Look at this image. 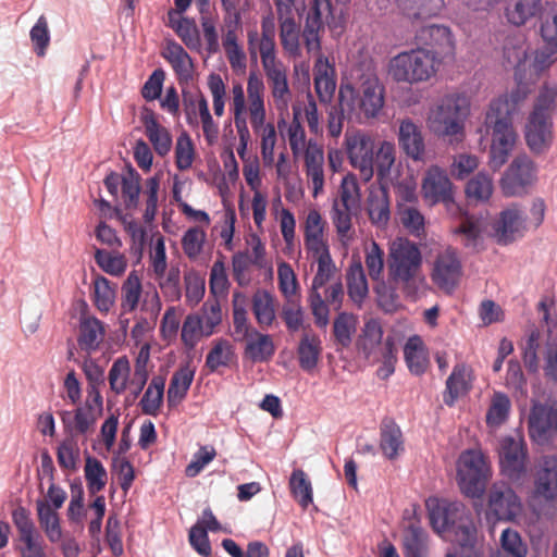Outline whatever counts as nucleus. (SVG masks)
Instances as JSON below:
<instances>
[{"label":"nucleus","instance_id":"c03bdc74","mask_svg":"<svg viewBox=\"0 0 557 557\" xmlns=\"http://www.w3.org/2000/svg\"><path fill=\"white\" fill-rule=\"evenodd\" d=\"M426 533L414 521H411L404 531L403 543L406 557H425Z\"/></svg>","mask_w":557,"mask_h":557},{"label":"nucleus","instance_id":"c85d7f7f","mask_svg":"<svg viewBox=\"0 0 557 557\" xmlns=\"http://www.w3.org/2000/svg\"><path fill=\"white\" fill-rule=\"evenodd\" d=\"M359 108L367 117L375 116L384 104V88L375 76L366 78L360 87Z\"/></svg>","mask_w":557,"mask_h":557},{"label":"nucleus","instance_id":"79ce46f5","mask_svg":"<svg viewBox=\"0 0 557 557\" xmlns=\"http://www.w3.org/2000/svg\"><path fill=\"white\" fill-rule=\"evenodd\" d=\"M165 377L162 375H154L148 387L146 388L140 401L139 407L144 414L157 417L164 400Z\"/></svg>","mask_w":557,"mask_h":557},{"label":"nucleus","instance_id":"f704fd0d","mask_svg":"<svg viewBox=\"0 0 557 557\" xmlns=\"http://www.w3.org/2000/svg\"><path fill=\"white\" fill-rule=\"evenodd\" d=\"M314 88L321 102L327 103L333 98L336 88L334 69L327 59L319 57L313 69Z\"/></svg>","mask_w":557,"mask_h":557},{"label":"nucleus","instance_id":"cd10ccee","mask_svg":"<svg viewBox=\"0 0 557 557\" xmlns=\"http://www.w3.org/2000/svg\"><path fill=\"white\" fill-rule=\"evenodd\" d=\"M324 152L321 146L310 140L305 151V171L312 184V195L317 197L324 187Z\"/></svg>","mask_w":557,"mask_h":557},{"label":"nucleus","instance_id":"5fc2aeb1","mask_svg":"<svg viewBox=\"0 0 557 557\" xmlns=\"http://www.w3.org/2000/svg\"><path fill=\"white\" fill-rule=\"evenodd\" d=\"M454 234L461 237L462 245L471 251H479L482 245V228L479 222L472 218H466L454 230Z\"/></svg>","mask_w":557,"mask_h":557},{"label":"nucleus","instance_id":"774afa93","mask_svg":"<svg viewBox=\"0 0 557 557\" xmlns=\"http://www.w3.org/2000/svg\"><path fill=\"white\" fill-rule=\"evenodd\" d=\"M195 147L190 136L187 133H182L175 145V164L178 170H188L194 162Z\"/></svg>","mask_w":557,"mask_h":557},{"label":"nucleus","instance_id":"423d86ee","mask_svg":"<svg viewBox=\"0 0 557 557\" xmlns=\"http://www.w3.org/2000/svg\"><path fill=\"white\" fill-rule=\"evenodd\" d=\"M469 113L468 98L459 94H449L430 111L428 124L430 129L440 136L462 135Z\"/></svg>","mask_w":557,"mask_h":557},{"label":"nucleus","instance_id":"dca6fc26","mask_svg":"<svg viewBox=\"0 0 557 557\" xmlns=\"http://www.w3.org/2000/svg\"><path fill=\"white\" fill-rule=\"evenodd\" d=\"M488 509L496 519L510 521L520 516L522 505L511 487L494 484L490 490Z\"/></svg>","mask_w":557,"mask_h":557},{"label":"nucleus","instance_id":"052dcab7","mask_svg":"<svg viewBox=\"0 0 557 557\" xmlns=\"http://www.w3.org/2000/svg\"><path fill=\"white\" fill-rule=\"evenodd\" d=\"M141 281L136 271H132L122 285V309L124 312L134 311L141 296Z\"/></svg>","mask_w":557,"mask_h":557},{"label":"nucleus","instance_id":"f257e3e1","mask_svg":"<svg viewBox=\"0 0 557 557\" xmlns=\"http://www.w3.org/2000/svg\"><path fill=\"white\" fill-rule=\"evenodd\" d=\"M275 34V18L272 14H268L261 18V32L257 29L247 32V49L252 62H257L260 58L276 108L286 109L292 99V90L287 67L277 59Z\"/></svg>","mask_w":557,"mask_h":557},{"label":"nucleus","instance_id":"f3484780","mask_svg":"<svg viewBox=\"0 0 557 557\" xmlns=\"http://www.w3.org/2000/svg\"><path fill=\"white\" fill-rule=\"evenodd\" d=\"M416 39L420 45L430 47L441 61L455 52V41L447 26L436 24L422 26L417 32Z\"/></svg>","mask_w":557,"mask_h":557},{"label":"nucleus","instance_id":"a878e982","mask_svg":"<svg viewBox=\"0 0 557 557\" xmlns=\"http://www.w3.org/2000/svg\"><path fill=\"white\" fill-rule=\"evenodd\" d=\"M140 120L156 153L160 157L166 156L172 148V135L169 129L159 123L156 113L150 109L144 110Z\"/></svg>","mask_w":557,"mask_h":557},{"label":"nucleus","instance_id":"4d7b16f0","mask_svg":"<svg viewBox=\"0 0 557 557\" xmlns=\"http://www.w3.org/2000/svg\"><path fill=\"white\" fill-rule=\"evenodd\" d=\"M205 336L206 330L202 327V319L197 313L188 314L181 330V341L184 347L187 350H193Z\"/></svg>","mask_w":557,"mask_h":557},{"label":"nucleus","instance_id":"2eb2a0df","mask_svg":"<svg viewBox=\"0 0 557 557\" xmlns=\"http://www.w3.org/2000/svg\"><path fill=\"white\" fill-rule=\"evenodd\" d=\"M462 274L461 261L454 248L440 252L434 261L432 280L442 289L451 292L456 288Z\"/></svg>","mask_w":557,"mask_h":557},{"label":"nucleus","instance_id":"39448f33","mask_svg":"<svg viewBox=\"0 0 557 557\" xmlns=\"http://www.w3.org/2000/svg\"><path fill=\"white\" fill-rule=\"evenodd\" d=\"M433 529L438 533H448L462 547L473 546L476 529L466 507L458 502L437 504L430 510Z\"/></svg>","mask_w":557,"mask_h":557},{"label":"nucleus","instance_id":"5701e85b","mask_svg":"<svg viewBox=\"0 0 557 557\" xmlns=\"http://www.w3.org/2000/svg\"><path fill=\"white\" fill-rule=\"evenodd\" d=\"M534 494L545 500L557 498V456H544L534 482Z\"/></svg>","mask_w":557,"mask_h":557},{"label":"nucleus","instance_id":"bf43d9fd","mask_svg":"<svg viewBox=\"0 0 557 557\" xmlns=\"http://www.w3.org/2000/svg\"><path fill=\"white\" fill-rule=\"evenodd\" d=\"M290 492L298 504L306 509L313 500L312 486L306 473L300 470H294L289 479Z\"/></svg>","mask_w":557,"mask_h":557},{"label":"nucleus","instance_id":"7c9ffc66","mask_svg":"<svg viewBox=\"0 0 557 557\" xmlns=\"http://www.w3.org/2000/svg\"><path fill=\"white\" fill-rule=\"evenodd\" d=\"M104 324L95 317H82L79 321L77 343L88 354L96 351L104 341Z\"/></svg>","mask_w":557,"mask_h":557},{"label":"nucleus","instance_id":"4c0bfd02","mask_svg":"<svg viewBox=\"0 0 557 557\" xmlns=\"http://www.w3.org/2000/svg\"><path fill=\"white\" fill-rule=\"evenodd\" d=\"M542 11V0H507L505 15L515 26H523Z\"/></svg>","mask_w":557,"mask_h":557},{"label":"nucleus","instance_id":"bb28decb","mask_svg":"<svg viewBox=\"0 0 557 557\" xmlns=\"http://www.w3.org/2000/svg\"><path fill=\"white\" fill-rule=\"evenodd\" d=\"M383 339V329L375 319H370L357 339V349L370 362L380 361V349Z\"/></svg>","mask_w":557,"mask_h":557},{"label":"nucleus","instance_id":"4be33fe9","mask_svg":"<svg viewBox=\"0 0 557 557\" xmlns=\"http://www.w3.org/2000/svg\"><path fill=\"white\" fill-rule=\"evenodd\" d=\"M380 450L388 460H396L405 451V437L393 418L385 417L380 424Z\"/></svg>","mask_w":557,"mask_h":557},{"label":"nucleus","instance_id":"393cba45","mask_svg":"<svg viewBox=\"0 0 557 557\" xmlns=\"http://www.w3.org/2000/svg\"><path fill=\"white\" fill-rule=\"evenodd\" d=\"M60 418L64 431L72 437L92 433L97 422V413L89 406H78L74 411H61Z\"/></svg>","mask_w":557,"mask_h":557},{"label":"nucleus","instance_id":"680f3d73","mask_svg":"<svg viewBox=\"0 0 557 557\" xmlns=\"http://www.w3.org/2000/svg\"><path fill=\"white\" fill-rule=\"evenodd\" d=\"M557 109V86L550 87L543 84L535 99L532 114L553 119V113Z\"/></svg>","mask_w":557,"mask_h":557},{"label":"nucleus","instance_id":"4468645a","mask_svg":"<svg viewBox=\"0 0 557 557\" xmlns=\"http://www.w3.org/2000/svg\"><path fill=\"white\" fill-rule=\"evenodd\" d=\"M529 435L537 444H547L557 437V404H534L529 416Z\"/></svg>","mask_w":557,"mask_h":557},{"label":"nucleus","instance_id":"0e129e2a","mask_svg":"<svg viewBox=\"0 0 557 557\" xmlns=\"http://www.w3.org/2000/svg\"><path fill=\"white\" fill-rule=\"evenodd\" d=\"M160 289L168 301L175 302L182 297L181 272L177 267H171L163 276H157Z\"/></svg>","mask_w":557,"mask_h":557},{"label":"nucleus","instance_id":"8fccbe9b","mask_svg":"<svg viewBox=\"0 0 557 557\" xmlns=\"http://www.w3.org/2000/svg\"><path fill=\"white\" fill-rule=\"evenodd\" d=\"M233 325L237 341L252 337L255 330L251 329L248 322L247 310L245 308V296L242 293H234L233 295Z\"/></svg>","mask_w":557,"mask_h":557},{"label":"nucleus","instance_id":"e2e57ef3","mask_svg":"<svg viewBox=\"0 0 557 557\" xmlns=\"http://www.w3.org/2000/svg\"><path fill=\"white\" fill-rule=\"evenodd\" d=\"M140 175L135 170L122 176V197L126 209H136L139 203Z\"/></svg>","mask_w":557,"mask_h":557},{"label":"nucleus","instance_id":"c9c22d12","mask_svg":"<svg viewBox=\"0 0 557 557\" xmlns=\"http://www.w3.org/2000/svg\"><path fill=\"white\" fill-rule=\"evenodd\" d=\"M321 352L322 343L320 337L312 331L305 332L297 347L299 367L304 371H312L320 360Z\"/></svg>","mask_w":557,"mask_h":557},{"label":"nucleus","instance_id":"de8ad7c7","mask_svg":"<svg viewBox=\"0 0 557 557\" xmlns=\"http://www.w3.org/2000/svg\"><path fill=\"white\" fill-rule=\"evenodd\" d=\"M347 289L350 299L360 304L368 295V282L361 262H354L347 271Z\"/></svg>","mask_w":557,"mask_h":557},{"label":"nucleus","instance_id":"a19ab883","mask_svg":"<svg viewBox=\"0 0 557 557\" xmlns=\"http://www.w3.org/2000/svg\"><path fill=\"white\" fill-rule=\"evenodd\" d=\"M36 511L40 528L51 543H58L62 539V528L58 510L44 499H37Z\"/></svg>","mask_w":557,"mask_h":557},{"label":"nucleus","instance_id":"338daca9","mask_svg":"<svg viewBox=\"0 0 557 557\" xmlns=\"http://www.w3.org/2000/svg\"><path fill=\"white\" fill-rule=\"evenodd\" d=\"M199 318L202 319V327L206 330V337L211 336L215 327L222 322V309L218 299H208L203 302Z\"/></svg>","mask_w":557,"mask_h":557},{"label":"nucleus","instance_id":"49530a36","mask_svg":"<svg viewBox=\"0 0 557 557\" xmlns=\"http://www.w3.org/2000/svg\"><path fill=\"white\" fill-rule=\"evenodd\" d=\"M95 261L102 271L112 276H121L127 268L126 257L119 250L97 248L95 250Z\"/></svg>","mask_w":557,"mask_h":557},{"label":"nucleus","instance_id":"a211bd4d","mask_svg":"<svg viewBox=\"0 0 557 557\" xmlns=\"http://www.w3.org/2000/svg\"><path fill=\"white\" fill-rule=\"evenodd\" d=\"M554 140L553 119L530 113L525 125V141L534 153L546 152Z\"/></svg>","mask_w":557,"mask_h":557},{"label":"nucleus","instance_id":"a18cd8bd","mask_svg":"<svg viewBox=\"0 0 557 557\" xmlns=\"http://www.w3.org/2000/svg\"><path fill=\"white\" fill-rule=\"evenodd\" d=\"M255 338L248 339L245 348V355L252 362H264L270 360L274 352L275 346L270 335L253 331Z\"/></svg>","mask_w":557,"mask_h":557},{"label":"nucleus","instance_id":"6ab92c4d","mask_svg":"<svg viewBox=\"0 0 557 557\" xmlns=\"http://www.w3.org/2000/svg\"><path fill=\"white\" fill-rule=\"evenodd\" d=\"M355 89L354 87L341 86L338 92V103L333 104L327 110V134L333 138H338L343 132L344 120L355 110Z\"/></svg>","mask_w":557,"mask_h":557},{"label":"nucleus","instance_id":"58836bf2","mask_svg":"<svg viewBox=\"0 0 557 557\" xmlns=\"http://www.w3.org/2000/svg\"><path fill=\"white\" fill-rule=\"evenodd\" d=\"M195 369L189 364L180 367L172 375L168 388L166 400L169 407L177 406L187 395L194 381Z\"/></svg>","mask_w":557,"mask_h":557},{"label":"nucleus","instance_id":"c756f323","mask_svg":"<svg viewBox=\"0 0 557 557\" xmlns=\"http://www.w3.org/2000/svg\"><path fill=\"white\" fill-rule=\"evenodd\" d=\"M399 146L413 160H422L425 151L424 138L420 126L411 120H404L399 125Z\"/></svg>","mask_w":557,"mask_h":557},{"label":"nucleus","instance_id":"69168bd1","mask_svg":"<svg viewBox=\"0 0 557 557\" xmlns=\"http://www.w3.org/2000/svg\"><path fill=\"white\" fill-rule=\"evenodd\" d=\"M510 406V399L506 394L495 393L486 413L487 424L495 426L503 424L508 418Z\"/></svg>","mask_w":557,"mask_h":557},{"label":"nucleus","instance_id":"ea45409f","mask_svg":"<svg viewBox=\"0 0 557 557\" xmlns=\"http://www.w3.org/2000/svg\"><path fill=\"white\" fill-rule=\"evenodd\" d=\"M404 357L411 374L422 375L429 367V356L420 336L408 338L404 347Z\"/></svg>","mask_w":557,"mask_h":557},{"label":"nucleus","instance_id":"9b49d317","mask_svg":"<svg viewBox=\"0 0 557 557\" xmlns=\"http://www.w3.org/2000/svg\"><path fill=\"white\" fill-rule=\"evenodd\" d=\"M251 94L250 124L253 132L260 135V148L262 160L265 165L274 162V148L276 144V131L273 123H265V103L260 94Z\"/></svg>","mask_w":557,"mask_h":557},{"label":"nucleus","instance_id":"603ef678","mask_svg":"<svg viewBox=\"0 0 557 557\" xmlns=\"http://www.w3.org/2000/svg\"><path fill=\"white\" fill-rule=\"evenodd\" d=\"M129 375L131 363L128 359L125 356L115 359L108 374L110 389L115 395H122L128 386Z\"/></svg>","mask_w":557,"mask_h":557},{"label":"nucleus","instance_id":"6e6552de","mask_svg":"<svg viewBox=\"0 0 557 557\" xmlns=\"http://www.w3.org/2000/svg\"><path fill=\"white\" fill-rule=\"evenodd\" d=\"M257 91L264 100V83L263 79L256 73L250 72L247 78V98L242 84L236 83L232 87V100L230 110L234 117V124L237 131L239 141H250V132L247 125V119H250L251 94Z\"/></svg>","mask_w":557,"mask_h":557},{"label":"nucleus","instance_id":"37998d69","mask_svg":"<svg viewBox=\"0 0 557 557\" xmlns=\"http://www.w3.org/2000/svg\"><path fill=\"white\" fill-rule=\"evenodd\" d=\"M252 313L261 329L271 326L275 320L273 296L264 289H258L251 300Z\"/></svg>","mask_w":557,"mask_h":557},{"label":"nucleus","instance_id":"f03ea898","mask_svg":"<svg viewBox=\"0 0 557 557\" xmlns=\"http://www.w3.org/2000/svg\"><path fill=\"white\" fill-rule=\"evenodd\" d=\"M387 270L391 283L399 287L407 297L417 296L424 282L422 255L417 244L407 238L394 240L389 249Z\"/></svg>","mask_w":557,"mask_h":557},{"label":"nucleus","instance_id":"09e8293b","mask_svg":"<svg viewBox=\"0 0 557 557\" xmlns=\"http://www.w3.org/2000/svg\"><path fill=\"white\" fill-rule=\"evenodd\" d=\"M84 474L89 494L96 495L106 487L108 473L97 458L90 456L86 458Z\"/></svg>","mask_w":557,"mask_h":557},{"label":"nucleus","instance_id":"6e6d98bb","mask_svg":"<svg viewBox=\"0 0 557 557\" xmlns=\"http://www.w3.org/2000/svg\"><path fill=\"white\" fill-rule=\"evenodd\" d=\"M357 209V207L347 205L346 207L342 206V202L334 200L331 219L335 226L336 233L342 242L351 238L350 232L352 228L351 223V212Z\"/></svg>","mask_w":557,"mask_h":557},{"label":"nucleus","instance_id":"864d4df0","mask_svg":"<svg viewBox=\"0 0 557 557\" xmlns=\"http://www.w3.org/2000/svg\"><path fill=\"white\" fill-rule=\"evenodd\" d=\"M116 285L104 276H97L94 281V304L100 312H109L112 308L115 295Z\"/></svg>","mask_w":557,"mask_h":557},{"label":"nucleus","instance_id":"13d9d810","mask_svg":"<svg viewBox=\"0 0 557 557\" xmlns=\"http://www.w3.org/2000/svg\"><path fill=\"white\" fill-rule=\"evenodd\" d=\"M234 357L233 347L226 339H218L206 357V367L215 372L220 367H228Z\"/></svg>","mask_w":557,"mask_h":557},{"label":"nucleus","instance_id":"ddd939ff","mask_svg":"<svg viewBox=\"0 0 557 557\" xmlns=\"http://www.w3.org/2000/svg\"><path fill=\"white\" fill-rule=\"evenodd\" d=\"M536 175L534 162L525 154L513 159L500 180V187L505 196H520L531 185Z\"/></svg>","mask_w":557,"mask_h":557},{"label":"nucleus","instance_id":"1a4fd4ad","mask_svg":"<svg viewBox=\"0 0 557 557\" xmlns=\"http://www.w3.org/2000/svg\"><path fill=\"white\" fill-rule=\"evenodd\" d=\"M528 449L524 438L517 434L508 435L499 443L502 473L513 484L520 485L527 479Z\"/></svg>","mask_w":557,"mask_h":557},{"label":"nucleus","instance_id":"2f4dec72","mask_svg":"<svg viewBox=\"0 0 557 557\" xmlns=\"http://www.w3.org/2000/svg\"><path fill=\"white\" fill-rule=\"evenodd\" d=\"M168 25L181 38L189 50L199 51L201 40L198 27L193 18L178 15L174 10L168 12Z\"/></svg>","mask_w":557,"mask_h":557},{"label":"nucleus","instance_id":"aec40b11","mask_svg":"<svg viewBox=\"0 0 557 557\" xmlns=\"http://www.w3.org/2000/svg\"><path fill=\"white\" fill-rule=\"evenodd\" d=\"M494 230L497 242L507 245L523 236L528 230L527 220L516 206H511L500 212Z\"/></svg>","mask_w":557,"mask_h":557},{"label":"nucleus","instance_id":"e433bc0d","mask_svg":"<svg viewBox=\"0 0 557 557\" xmlns=\"http://www.w3.org/2000/svg\"><path fill=\"white\" fill-rule=\"evenodd\" d=\"M391 203L386 188L382 187L371 191L368 197V215L372 225L377 228H385L391 219Z\"/></svg>","mask_w":557,"mask_h":557},{"label":"nucleus","instance_id":"9d476101","mask_svg":"<svg viewBox=\"0 0 557 557\" xmlns=\"http://www.w3.org/2000/svg\"><path fill=\"white\" fill-rule=\"evenodd\" d=\"M345 148L351 166L359 171L360 178L369 182L374 174V143L360 132L345 134Z\"/></svg>","mask_w":557,"mask_h":557},{"label":"nucleus","instance_id":"f8f14e48","mask_svg":"<svg viewBox=\"0 0 557 557\" xmlns=\"http://www.w3.org/2000/svg\"><path fill=\"white\" fill-rule=\"evenodd\" d=\"M12 521L18 532L20 541L24 544L21 556L48 557L45 552L44 540L35 527L30 511L23 506H17L12 510Z\"/></svg>","mask_w":557,"mask_h":557},{"label":"nucleus","instance_id":"20e7f679","mask_svg":"<svg viewBox=\"0 0 557 557\" xmlns=\"http://www.w3.org/2000/svg\"><path fill=\"white\" fill-rule=\"evenodd\" d=\"M441 64V60L430 49L416 48L393 57L389 60L388 73L397 83L413 85L434 77Z\"/></svg>","mask_w":557,"mask_h":557},{"label":"nucleus","instance_id":"412c9836","mask_svg":"<svg viewBox=\"0 0 557 557\" xmlns=\"http://www.w3.org/2000/svg\"><path fill=\"white\" fill-rule=\"evenodd\" d=\"M451 187L447 173L438 166H432L423 178L422 193L433 203L448 202L453 199Z\"/></svg>","mask_w":557,"mask_h":557},{"label":"nucleus","instance_id":"72a5a7b5","mask_svg":"<svg viewBox=\"0 0 557 557\" xmlns=\"http://www.w3.org/2000/svg\"><path fill=\"white\" fill-rule=\"evenodd\" d=\"M280 42L285 53L290 58L301 55L300 28L294 15L278 16Z\"/></svg>","mask_w":557,"mask_h":557},{"label":"nucleus","instance_id":"473e14b6","mask_svg":"<svg viewBox=\"0 0 557 557\" xmlns=\"http://www.w3.org/2000/svg\"><path fill=\"white\" fill-rule=\"evenodd\" d=\"M471 389V370L465 363H457L446 381V394L444 401L447 406H453L460 396L466 395Z\"/></svg>","mask_w":557,"mask_h":557},{"label":"nucleus","instance_id":"7ed1b4c3","mask_svg":"<svg viewBox=\"0 0 557 557\" xmlns=\"http://www.w3.org/2000/svg\"><path fill=\"white\" fill-rule=\"evenodd\" d=\"M485 125L492 129L488 165L497 171L508 161L518 138L512 124L511 106L506 98H497L490 103Z\"/></svg>","mask_w":557,"mask_h":557},{"label":"nucleus","instance_id":"3c124183","mask_svg":"<svg viewBox=\"0 0 557 557\" xmlns=\"http://www.w3.org/2000/svg\"><path fill=\"white\" fill-rule=\"evenodd\" d=\"M356 329L357 318L352 313H338L333 322V336L335 344L342 348L349 347Z\"/></svg>","mask_w":557,"mask_h":557},{"label":"nucleus","instance_id":"b1692460","mask_svg":"<svg viewBox=\"0 0 557 557\" xmlns=\"http://www.w3.org/2000/svg\"><path fill=\"white\" fill-rule=\"evenodd\" d=\"M162 57L171 64L180 85H187L194 79L193 59L180 44L168 41Z\"/></svg>","mask_w":557,"mask_h":557},{"label":"nucleus","instance_id":"0eeeda50","mask_svg":"<svg viewBox=\"0 0 557 557\" xmlns=\"http://www.w3.org/2000/svg\"><path fill=\"white\" fill-rule=\"evenodd\" d=\"M491 476V466L482 450L467 449L460 454L457 460V482L466 496L481 497Z\"/></svg>","mask_w":557,"mask_h":557}]
</instances>
